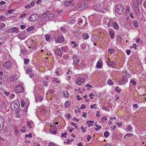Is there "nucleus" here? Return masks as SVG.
<instances>
[{
	"mask_svg": "<svg viewBox=\"0 0 146 146\" xmlns=\"http://www.w3.org/2000/svg\"><path fill=\"white\" fill-rule=\"evenodd\" d=\"M115 10L118 14H123L124 12V9L123 6L121 4L117 5L115 7Z\"/></svg>",
	"mask_w": 146,
	"mask_h": 146,
	"instance_id": "1",
	"label": "nucleus"
},
{
	"mask_svg": "<svg viewBox=\"0 0 146 146\" xmlns=\"http://www.w3.org/2000/svg\"><path fill=\"white\" fill-rule=\"evenodd\" d=\"M133 4L136 14L137 16H139L140 15V13L138 3L136 1H133Z\"/></svg>",
	"mask_w": 146,
	"mask_h": 146,
	"instance_id": "2",
	"label": "nucleus"
},
{
	"mask_svg": "<svg viewBox=\"0 0 146 146\" xmlns=\"http://www.w3.org/2000/svg\"><path fill=\"white\" fill-rule=\"evenodd\" d=\"M19 103L18 102H13L11 105L12 109L14 111L16 110L19 107Z\"/></svg>",
	"mask_w": 146,
	"mask_h": 146,
	"instance_id": "3",
	"label": "nucleus"
},
{
	"mask_svg": "<svg viewBox=\"0 0 146 146\" xmlns=\"http://www.w3.org/2000/svg\"><path fill=\"white\" fill-rule=\"evenodd\" d=\"M24 88L21 85H17L15 86V91L17 93H20L23 92L24 90Z\"/></svg>",
	"mask_w": 146,
	"mask_h": 146,
	"instance_id": "4",
	"label": "nucleus"
},
{
	"mask_svg": "<svg viewBox=\"0 0 146 146\" xmlns=\"http://www.w3.org/2000/svg\"><path fill=\"white\" fill-rule=\"evenodd\" d=\"M38 16L36 14H34L32 15L29 17V19L30 21L33 22L35 21L38 19Z\"/></svg>",
	"mask_w": 146,
	"mask_h": 146,
	"instance_id": "5",
	"label": "nucleus"
},
{
	"mask_svg": "<svg viewBox=\"0 0 146 146\" xmlns=\"http://www.w3.org/2000/svg\"><path fill=\"white\" fill-rule=\"evenodd\" d=\"M100 9H102V11L101 12H103L104 13L105 12L108 10V8L106 7V5L105 4V3H103V4H100Z\"/></svg>",
	"mask_w": 146,
	"mask_h": 146,
	"instance_id": "6",
	"label": "nucleus"
},
{
	"mask_svg": "<svg viewBox=\"0 0 146 146\" xmlns=\"http://www.w3.org/2000/svg\"><path fill=\"white\" fill-rule=\"evenodd\" d=\"M3 66L6 68H10L12 66V63L9 61H7L3 64Z\"/></svg>",
	"mask_w": 146,
	"mask_h": 146,
	"instance_id": "7",
	"label": "nucleus"
},
{
	"mask_svg": "<svg viewBox=\"0 0 146 146\" xmlns=\"http://www.w3.org/2000/svg\"><path fill=\"white\" fill-rule=\"evenodd\" d=\"M84 81L85 79L82 77L79 78H77L76 81V83L78 85H80Z\"/></svg>",
	"mask_w": 146,
	"mask_h": 146,
	"instance_id": "8",
	"label": "nucleus"
},
{
	"mask_svg": "<svg viewBox=\"0 0 146 146\" xmlns=\"http://www.w3.org/2000/svg\"><path fill=\"white\" fill-rule=\"evenodd\" d=\"M27 37L26 35H25V33L23 32H22L19 34L18 37L21 39H24Z\"/></svg>",
	"mask_w": 146,
	"mask_h": 146,
	"instance_id": "9",
	"label": "nucleus"
},
{
	"mask_svg": "<svg viewBox=\"0 0 146 146\" xmlns=\"http://www.w3.org/2000/svg\"><path fill=\"white\" fill-rule=\"evenodd\" d=\"M8 31L9 33H13L15 32L16 33L19 32L18 30L16 29L15 27H13L11 28L10 29H9L8 30Z\"/></svg>",
	"mask_w": 146,
	"mask_h": 146,
	"instance_id": "10",
	"label": "nucleus"
},
{
	"mask_svg": "<svg viewBox=\"0 0 146 146\" xmlns=\"http://www.w3.org/2000/svg\"><path fill=\"white\" fill-rule=\"evenodd\" d=\"M100 4H98L95 5L93 7V9L97 11H102V9H100Z\"/></svg>",
	"mask_w": 146,
	"mask_h": 146,
	"instance_id": "11",
	"label": "nucleus"
},
{
	"mask_svg": "<svg viewBox=\"0 0 146 146\" xmlns=\"http://www.w3.org/2000/svg\"><path fill=\"white\" fill-rule=\"evenodd\" d=\"M4 121L3 119L0 117V131H1L3 128L4 125Z\"/></svg>",
	"mask_w": 146,
	"mask_h": 146,
	"instance_id": "12",
	"label": "nucleus"
},
{
	"mask_svg": "<svg viewBox=\"0 0 146 146\" xmlns=\"http://www.w3.org/2000/svg\"><path fill=\"white\" fill-rule=\"evenodd\" d=\"M72 59L74 60V64H76L79 63V59L76 56L74 55L72 58Z\"/></svg>",
	"mask_w": 146,
	"mask_h": 146,
	"instance_id": "13",
	"label": "nucleus"
},
{
	"mask_svg": "<svg viewBox=\"0 0 146 146\" xmlns=\"http://www.w3.org/2000/svg\"><path fill=\"white\" fill-rule=\"evenodd\" d=\"M84 4H81V3H79L78 4L76 7L77 9L78 10H81L83 9L84 7Z\"/></svg>",
	"mask_w": 146,
	"mask_h": 146,
	"instance_id": "14",
	"label": "nucleus"
},
{
	"mask_svg": "<svg viewBox=\"0 0 146 146\" xmlns=\"http://www.w3.org/2000/svg\"><path fill=\"white\" fill-rule=\"evenodd\" d=\"M55 53L56 55L61 56L62 55V52L60 48H57L55 51Z\"/></svg>",
	"mask_w": 146,
	"mask_h": 146,
	"instance_id": "15",
	"label": "nucleus"
},
{
	"mask_svg": "<svg viewBox=\"0 0 146 146\" xmlns=\"http://www.w3.org/2000/svg\"><path fill=\"white\" fill-rule=\"evenodd\" d=\"M64 37L62 36H58L56 39V41L58 42H61L64 41Z\"/></svg>",
	"mask_w": 146,
	"mask_h": 146,
	"instance_id": "16",
	"label": "nucleus"
},
{
	"mask_svg": "<svg viewBox=\"0 0 146 146\" xmlns=\"http://www.w3.org/2000/svg\"><path fill=\"white\" fill-rule=\"evenodd\" d=\"M112 26L113 28L116 29L117 30L119 29V26L118 24L115 22H113L112 23Z\"/></svg>",
	"mask_w": 146,
	"mask_h": 146,
	"instance_id": "17",
	"label": "nucleus"
},
{
	"mask_svg": "<svg viewBox=\"0 0 146 146\" xmlns=\"http://www.w3.org/2000/svg\"><path fill=\"white\" fill-rule=\"evenodd\" d=\"M101 62H102V61L101 60H100L98 61L97 64H96V67L97 68H101L102 67V64H101Z\"/></svg>",
	"mask_w": 146,
	"mask_h": 146,
	"instance_id": "18",
	"label": "nucleus"
},
{
	"mask_svg": "<svg viewBox=\"0 0 146 146\" xmlns=\"http://www.w3.org/2000/svg\"><path fill=\"white\" fill-rule=\"evenodd\" d=\"M107 64L109 66L111 67H113L115 65V63L114 62H111L108 61L107 62Z\"/></svg>",
	"mask_w": 146,
	"mask_h": 146,
	"instance_id": "19",
	"label": "nucleus"
},
{
	"mask_svg": "<svg viewBox=\"0 0 146 146\" xmlns=\"http://www.w3.org/2000/svg\"><path fill=\"white\" fill-rule=\"evenodd\" d=\"M133 25L135 27L138 28L139 27V25L138 24V22L137 21H133Z\"/></svg>",
	"mask_w": 146,
	"mask_h": 146,
	"instance_id": "20",
	"label": "nucleus"
},
{
	"mask_svg": "<svg viewBox=\"0 0 146 146\" xmlns=\"http://www.w3.org/2000/svg\"><path fill=\"white\" fill-rule=\"evenodd\" d=\"M128 81V79L125 76H122V81H123L124 84H125Z\"/></svg>",
	"mask_w": 146,
	"mask_h": 146,
	"instance_id": "21",
	"label": "nucleus"
},
{
	"mask_svg": "<svg viewBox=\"0 0 146 146\" xmlns=\"http://www.w3.org/2000/svg\"><path fill=\"white\" fill-rule=\"evenodd\" d=\"M109 35L111 38L113 39L114 38V34L113 32L111 31H109Z\"/></svg>",
	"mask_w": 146,
	"mask_h": 146,
	"instance_id": "22",
	"label": "nucleus"
},
{
	"mask_svg": "<svg viewBox=\"0 0 146 146\" xmlns=\"http://www.w3.org/2000/svg\"><path fill=\"white\" fill-rule=\"evenodd\" d=\"M71 2L69 1H65L64 5L68 7L71 4Z\"/></svg>",
	"mask_w": 146,
	"mask_h": 146,
	"instance_id": "23",
	"label": "nucleus"
},
{
	"mask_svg": "<svg viewBox=\"0 0 146 146\" xmlns=\"http://www.w3.org/2000/svg\"><path fill=\"white\" fill-rule=\"evenodd\" d=\"M52 129H51L50 130V133H51L55 134L56 133L57 128H56V129H54L52 130Z\"/></svg>",
	"mask_w": 146,
	"mask_h": 146,
	"instance_id": "24",
	"label": "nucleus"
},
{
	"mask_svg": "<svg viewBox=\"0 0 146 146\" xmlns=\"http://www.w3.org/2000/svg\"><path fill=\"white\" fill-rule=\"evenodd\" d=\"M64 96L65 98H68L69 97V95L67 91H64L63 92Z\"/></svg>",
	"mask_w": 146,
	"mask_h": 146,
	"instance_id": "25",
	"label": "nucleus"
},
{
	"mask_svg": "<svg viewBox=\"0 0 146 146\" xmlns=\"http://www.w3.org/2000/svg\"><path fill=\"white\" fill-rule=\"evenodd\" d=\"M80 48L82 50H84L86 47V45L85 43H83L80 45Z\"/></svg>",
	"mask_w": 146,
	"mask_h": 146,
	"instance_id": "26",
	"label": "nucleus"
},
{
	"mask_svg": "<svg viewBox=\"0 0 146 146\" xmlns=\"http://www.w3.org/2000/svg\"><path fill=\"white\" fill-rule=\"evenodd\" d=\"M82 36L84 39H86L88 38L89 36L87 34L84 33L83 35Z\"/></svg>",
	"mask_w": 146,
	"mask_h": 146,
	"instance_id": "27",
	"label": "nucleus"
},
{
	"mask_svg": "<svg viewBox=\"0 0 146 146\" xmlns=\"http://www.w3.org/2000/svg\"><path fill=\"white\" fill-rule=\"evenodd\" d=\"M34 28V26H31L28 28L27 29L26 31H27L30 32L32 30H33Z\"/></svg>",
	"mask_w": 146,
	"mask_h": 146,
	"instance_id": "28",
	"label": "nucleus"
},
{
	"mask_svg": "<svg viewBox=\"0 0 146 146\" xmlns=\"http://www.w3.org/2000/svg\"><path fill=\"white\" fill-rule=\"evenodd\" d=\"M48 15V12H46L42 14V18H44L47 16Z\"/></svg>",
	"mask_w": 146,
	"mask_h": 146,
	"instance_id": "29",
	"label": "nucleus"
},
{
	"mask_svg": "<svg viewBox=\"0 0 146 146\" xmlns=\"http://www.w3.org/2000/svg\"><path fill=\"white\" fill-rule=\"evenodd\" d=\"M54 16V15L53 14H48L47 16L48 18L50 19H52V18Z\"/></svg>",
	"mask_w": 146,
	"mask_h": 146,
	"instance_id": "30",
	"label": "nucleus"
},
{
	"mask_svg": "<svg viewBox=\"0 0 146 146\" xmlns=\"http://www.w3.org/2000/svg\"><path fill=\"white\" fill-rule=\"evenodd\" d=\"M35 99L36 100V101L37 102H39V101H40L43 100L41 96H39L38 98H35Z\"/></svg>",
	"mask_w": 146,
	"mask_h": 146,
	"instance_id": "31",
	"label": "nucleus"
},
{
	"mask_svg": "<svg viewBox=\"0 0 146 146\" xmlns=\"http://www.w3.org/2000/svg\"><path fill=\"white\" fill-rule=\"evenodd\" d=\"M107 83L109 85H112L113 84V83L112 82V81L110 79H109L108 80V81L107 82Z\"/></svg>",
	"mask_w": 146,
	"mask_h": 146,
	"instance_id": "32",
	"label": "nucleus"
},
{
	"mask_svg": "<svg viewBox=\"0 0 146 146\" xmlns=\"http://www.w3.org/2000/svg\"><path fill=\"white\" fill-rule=\"evenodd\" d=\"M110 135V133L108 131H105L104 133V135L105 137L107 138Z\"/></svg>",
	"mask_w": 146,
	"mask_h": 146,
	"instance_id": "33",
	"label": "nucleus"
},
{
	"mask_svg": "<svg viewBox=\"0 0 146 146\" xmlns=\"http://www.w3.org/2000/svg\"><path fill=\"white\" fill-rule=\"evenodd\" d=\"M32 70L31 68H27V73L28 74H31L32 72Z\"/></svg>",
	"mask_w": 146,
	"mask_h": 146,
	"instance_id": "34",
	"label": "nucleus"
},
{
	"mask_svg": "<svg viewBox=\"0 0 146 146\" xmlns=\"http://www.w3.org/2000/svg\"><path fill=\"white\" fill-rule=\"evenodd\" d=\"M132 128L131 127V126L130 125H129L127 127V129L128 130V131H131L132 130Z\"/></svg>",
	"mask_w": 146,
	"mask_h": 146,
	"instance_id": "35",
	"label": "nucleus"
},
{
	"mask_svg": "<svg viewBox=\"0 0 146 146\" xmlns=\"http://www.w3.org/2000/svg\"><path fill=\"white\" fill-rule=\"evenodd\" d=\"M24 64H28L29 61V60L28 59H24Z\"/></svg>",
	"mask_w": 146,
	"mask_h": 146,
	"instance_id": "36",
	"label": "nucleus"
},
{
	"mask_svg": "<svg viewBox=\"0 0 146 146\" xmlns=\"http://www.w3.org/2000/svg\"><path fill=\"white\" fill-rule=\"evenodd\" d=\"M70 102L68 101H66L65 103V106L67 107H68L70 106Z\"/></svg>",
	"mask_w": 146,
	"mask_h": 146,
	"instance_id": "37",
	"label": "nucleus"
},
{
	"mask_svg": "<svg viewBox=\"0 0 146 146\" xmlns=\"http://www.w3.org/2000/svg\"><path fill=\"white\" fill-rule=\"evenodd\" d=\"M45 37L47 41H49L50 39V36L49 35H45Z\"/></svg>",
	"mask_w": 146,
	"mask_h": 146,
	"instance_id": "38",
	"label": "nucleus"
},
{
	"mask_svg": "<svg viewBox=\"0 0 146 146\" xmlns=\"http://www.w3.org/2000/svg\"><path fill=\"white\" fill-rule=\"evenodd\" d=\"M45 20V18H42L39 22V24L40 25H41Z\"/></svg>",
	"mask_w": 146,
	"mask_h": 146,
	"instance_id": "39",
	"label": "nucleus"
},
{
	"mask_svg": "<svg viewBox=\"0 0 146 146\" xmlns=\"http://www.w3.org/2000/svg\"><path fill=\"white\" fill-rule=\"evenodd\" d=\"M5 27V25L4 23H3L1 24L0 25V30L2 29Z\"/></svg>",
	"mask_w": 146,
	"mask_h": 146,
	"instance_id": "40",
	"label": "nucleus"
},
{
	"mask_svg": "<svg viewBox=\"0 0 146 146\" xmlns=\"http://www.w3.org/2000/svg\"><path fill=\"white\" fill-rule=\"evenodd\" d=\"M51 129H53V128H54V129H56V126L55 125V124H53L52 125H51Z\"/></svg>",
	"mask_w": 146,
	"mask_h": 146,
	"instance_id": "41",
	"label": "nucleus"
},
{
	"mask_svg": "<svg viewBox=\"0 0 146 146\" xmlns=\"http://www.w3.org/2000/svg\"><path fill=\"white\" fill-rule=\"evenodd\" d=\"M31 133H30L28 134L27 135V134H26L25 135V137H29L30 138V137H32V135H31Z\"/></svg>",
	"mask_w": 146,
	"mask_h": 146,
	"instance_id": "42",
	"label": "nucleus"
},
{
	"mask_svg": "<svg viewBox=\"0 0 146 146\" xmlns=\"http://www.w3.org/2000/svg\"><path fill=\"white\" fill-rule=\"evenodd\" d=\"M115 91L118 93H119L121 91V89H119V87L118 86H116L115 88Z\"/></svg>",
	"mask_w": 146,
	"mask_h": 146,
	"instance_id": "43",
	"label": "nucleus"
},
{
	"mask_svg": "<svg viewBox=\"0 0 146 146\" xmlns=\"http://www.w3.org/2000/svg\"><path fill=\"white\" fill-rule=\"evenodd\" d=\"M132 135H133V134L131 133H127L125 136L124 137L125 138L126 136H128V137H130Z\"/></svg>",
	"mask_w": 146,
	"mask_h": 146,
	"instance_id": "44",
	"label": "nucleus"
},
{
	"mask_svg": "<svg viewBox=\"0 0 146 146\" xmlns=\"http://www.w3.org/2000/svg\"><path fill=\"white\" fill-rule=\"evenodd\" d=\"M86 106L84 104H82V105L81 107H80V109H85L86 107Z\"/></svg>",
	"mask_w": 146,
	"mask_h": 146,
	"instance_id": "45",
	"label": "nucleus"
},
{
	"mask_svg": "<svg viewBox=\"0 0 146 146\" xmlns=\"http://www.w3.org/2000/svg\"><path fill=\"white\" fill-rule=\"evenodd\" d=\"M92 137L90 135H88L87 136V139L88 141H89L91 139Z\"/></svg>",
	"mask_w": 146,
	"mask_h": 146,
	"instance_id": "46",
	"label": "nucleus"
},
{
	"mask_svg": "<svg viewBox=\"0 0 146 146\" xmlns=\"http://www.w3.org/2000/svg\"><path fill=\"white\" fill-rule=\"evenodd\" d=\"M46 112V110L45 109H42L40 110V113L42 114H44Z\"/></svg>",
	"mask_w": 146,
	"mask_h": 146,
	"instance_id": "47",
	"label": "nucleus"
},
{
	"mask_svg": "<svg viewBox=\"0 0 146 146\" xmlns=\"http://www.w3.org/2000/svg\"><path fill=\"white\" fill-rule=\"evenodd\" d=\"M101 128V126H98L97 127V128H95V130L96 131H98L99 129Z\"/></svg>",
	"mask_w": 146,
	"mask_h": 146,
	"instance_id": "48",
	"label": "nucleus"
},
{
	"mask_svg": "<svg viewBox=\"0 0 146 146\" xmlns=\"http://www.w3.org/2000/svg\"><path fill=\"white\" fill-rule=\"evenodd\" d=\"M130 82L131 83H132L134 85H135L136 84V81H134L133 80H131L130 81Z\"/></svg>",
	"mask_w": 146,
	"mask_h": 146,
	"instance_id": "49",
	"label": "nucleus"
},
{
	"mask_svg": "<svg viewBox=\"0 0 146 146\" xmlns=\"http://www.w3.org/2000/svg\"><path fill=\"white\" fill-rule=\"evenodd\" d=\"M57 11L58 13L60 14V13L62 12V10L61 9H57Z\"/></svg>",
	"mask_w": 146,
	"mask_h": 146,
	"instance_id": "50",
	"label": "nucleus"
},
{
	"mask_svg": "<svg viewBox=\"0 0 146 146\" xmlns=\"http://www.w3.org/2000/svg\"><path fill=\"white\" fill-rule=\"evenodd\" d=\"M61 31L63 33H65L66 32L65 29L64 28H61L60 29Z\"/></svg>",
	"mask_w": 146,
	"mask_h": 146,
	"instance_id": "51",
	"label": "nucleus"
},
{
	"mask_svg": "<svg viewBox=\"0 0 146 146\" xmlns=\"http://www.w3.org/2000/svg\"><path fill=\"white\" fill-rule=\"evenodd\" d=\"M25 26L24 25H22L20 26V28L22 29H23L25 27Z\"/></svg>",
	"mask_w": 146,
	"mask_h": 146,
	"instance_id": "52",
	"label": "nucleus"
},
{
	"mask_svg": "<svg viewBox=\"0 0 146 146\" xmlns=\"http://www.w3.org/2000/svg\"><path fill=\"white\" fill-rule=\"evenodd\" d=\"M136 44L134 43L133 44V46L130 47V48H133L134 47L135 49H136L137 47H136Z\"/></svg>",
	"mask_w": 146,
	"mask_h": 146,
	"instance_id": "53",
	"label": "nucleus"
},
{
	"mask_svg": "<svg viewBox=\"0 0 146 146\" xmlns=\"http://www.w3.org/2000/svg\"><path fill=\"white\" fill-rule=\"evenodd\" d=\"M76 97L77 98V100H82V98H80V96L79 95H77Z\"/></svg>",
	"mask_w": 146,
	"mask_h": 146,
	"instance_id": "54",
	"label": "nucleus"
},
{
	"mask_svg": "<svg viewBox=\"0 0 146 146\" xmlns=\"http://www.w3.org/2000/svg\"><path fill=\"white\" fill-rule=\"evenodd\" d=\"M22 128L24 129H21V131L23 132H25L26 131V130L25 129V127H22Z\"/></svg>",
	"mask_w": 146,
	"mask_h": 146,
	"instance_id": "55",
	"label": "nucleus"
},
{
	"mask_svg": "<svg viewBox=\"0 0 146 146\" xmlns=\"http://www.w3.org/2000/svg\"><path fill=\"white\" fill-rule=\"evenodd\" d=\"M73 20L71 18H69L68 19V22L70 23H73Z\"/></svg>",
	"mask_w": 146,
	"mask_h": 146,
	"instance_id": "56",
	"label": "nucleus"
},
{
	"mask_svg": "<svg viewBox=\"0 0 146 146\" xmlns=\"http://www.w3.org/2000/svg\"><path fill=\"white\" fill-rule=\"evenodd\" d=\"M6 3L3 1H1L0 2V5H2L3 4H5Z\"/></svg>",
	"mask_w": 146,
	"mask_h": 146,
	"instance_id": "57",
	"label": "nucleus"
},
{
	"mask_svg": "<svg viewBox=\"0 0 146 146\" xmlns=\"http://www.w3.org/2000/svg\"><path fill=\"white\" fill-rule=\"evenodd\" d=\"M26 13H25L21 15L20 17L21 18L25 17L26 16Z\"/></svg>",
	"mask_w": 146,
	"mask_h": 146,
	"instance_id": "58",
	"label": "nucleus"
},
{
	"mask_svg": "<svg viewBox=\"0 0 146 146\" xmlns=\"http://www.w3.org/2000/svg\"><path fill=\"white\" fill-rule=\"evenodd\" d=\"M111 21H110V22L108 23V27H111Z\"/></svg>",
	"mask_w": 146,
	"mask_h": 146,
	"instance_id": "59",
	"label": "nucleus"
},
{
	"mask_svg": "<svg viewBox=\"0 0 146 146\" xmlns=\"http://www.w3.org/2000/svg\"><path fill=\"white\" fill-rule=\"evenodd\" d=\"M86 87H90V88H92V86H91L90 85V84H86V86H85Z\"/></svg>",
	"mask_w": 146,
	"mask_h": 146,
	"instance_id": "60",
	"label": "nucleus"
},
{
	"mask_svg": "<svg viewBox=\"0 0 146 146\" xmlns=\"http://www.w3.org/2000/svg\"><path fill=\"white\" fill-rule=\"evenodd\" d=\"M48 146H55V145L52 143H50Z\"/></svg>",
	"mask_w": 146,
	"mask_h": 146,
	"instance_id": "61",
	"label": "nucleus"
},
{
	"mask_svg": "<svg viewBox=\"0 0 146 146\" xmlns=\"http://www.w3.org/2000/svg\"><path fill=\"white\" fill-rule=\"evenodd\" d=\"M133 106L135 108H137L138 107V105L137 104H135L133 105Z\"/></svg>",
	"mask_w": 146,
	"mask_h": 146,
	"instance_id": "62",
	"label": "nucleus"
},
{
	"mask_svg": "<svg viewBox=\"0 0 146 146\" xmlns=\"http://www.w3.org/2000/svg\"><path fill=\"white\" fill-rule=\"evenodd\" d=\"M44 85L45 87H47L48 85V84L47 82H44Z\"/></svg>",
	"mask_w": 146,
	"mask_h": 146,
	"instance_id": "63",
	"label": "nucleus"
},
{
	"mask_svg": "<svg viewBox=\"0 0 146 146\" xmlns=\"http://www.w3.org/2000/svg\"><path fill=\"white\" fill-rule=\"evenodd\" d=\"M126 52L127 55H129L131 53V51L130 50H127Z\"/></svg>",
	"mask_w": 146,
	"mask_h": 146,
	"instance_id": "64",
	"label": "nucleus"
}]
</instances>
